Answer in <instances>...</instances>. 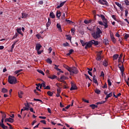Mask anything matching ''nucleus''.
Returning <instances> with one entry per match:
<instances>
[{
	"label": "nucleus",
	"instance_id": "f257e3e1",
	"mask_svg": "<svg viewBox=\"0 0 129 129\" xmlns=\"http://www.w3.org/2000/svg\"><path fill=\"white\" fill-rule=\"evenodd\" d=\"M100 34H102V31H101L100 28L97 27L96 32H93L92 33V36L94 39L96 40L101 37Z\"/></svg>",
	"mask_w": 129,
	"mask_h": 129
},
{
	"label": "nucleus",
	"instance_id": "f03ea898",
	"mask_svg": "<svg viewBox=\"0 0 129 129\" xmlns=\"http://www.w3.org/2000/svg\"><path fill=\"white\" fill-rule=\"evenodd\" d=\"M79 72L78 69L75 67H73L71 68V71H70V75H74V74H78Z\"/></svg>",
	"mask_w": 129,
	"mask_h": 129
},
{
	"label": "nucleus",
	"instance_id": "7ed1b4c3",
	"mask_svg": "<svg viewBox=\"0 0 129 129\" xmlns=\"http://www.w3.org/2000/svg\"><path fill=\"white\" fill-rule=\"evenodd\" d=\"M8 82L10 84H16L17 83V78L15 77L9 76Z\"/></svg>",
	"mask_w": 129,
	"mask_h": 129
},
{
	"label": "nucleus",
	"instance_id": "20e7f679",
	"mask_svg": "<svg viewBox=\"0 0 129 129\" xmlns=\"http://www.w3.org/2000/svg\"><path fill=\"white\" fill-rule=\"evenodd\" d=\"M98 3L100 4V5H102L103 6H108V3L106 1V0H98Z\"/></svg>",
	"mask_w": 129,
	"mask_h": 129
},
{
	"label": "nucleus",
	"instance_id": "39448f33",
	"mask_svg": "<svg viewBox=\"0 0 129 129\" xmlns=\"http://www.w3.org/2000/svg\"><path fill=\"white\" fill-rule=\"evenodd\" d=\"M91 47H92V42L91 40L89 42H86L85 49H88L89 48H91Z\"/></svg>",
	"mask_w": 129,
	"mask_h": 129
},
{
	"label": "nucleus",
	"instance_id": "423d86ee",
	"mask_svg": "<svg viewBox=\"0 0 129 129\" xmlns=\"http://www.w3.org/2000/svg\"><path fill=\"white\" fill-rule=\"evenodd\" d=\"M103 24H104V29H107V28H108V22H107V20L106 19H104V20H103Z\"/></svg>",
	"mask_w": 129,
	"mask_h": 129
},
{
	"label": "nucleus",
	"instance_id": "0eeeda50",
	"mask_svg": "<svg viewBox=\"0 0 129 129\" xmlns=\"http://www.w3.org/2000/svg\"><path fill=\"white\" fill-rule=\"evenodd\" d=\"M71 86L72 87L70 89V90L71 91H72V90H77V89H78L77 88V86H76L73 83H71Z\"/></svg>",
	"mask_w": 129,
	"mask_h": 129
},
{
	"label": "nucleus",
	"instance_id": "6e6552de",
	"mask_svg": "<svg viewBox=\"0 0 129 129\" xmlns=\"http://www.w3.org/2000/svg\"><path fill=\"white\" fill-rule=\"evenodd\" d=\"M119 65H120V63L118 64V68H119L122 75H123V72H124V67H123V64H122L121 67H119Z\"/></svg>",
	"mask_w": 129,
	"mask_h": 129
},
{
	"label": "nucleus",
	"instance_id": "1a4fd4ad",
	"mask_svg": "<svg viewBox=\"0 0 129 129\" xmlns=\"http://www.w3.org/2000/svg\"><path fill=\"white\" fill-rule=\"evenodd\" d=\"M102 51H100L99 53L97 54L96 60L97 61H100L101 60V53Z\"/></svg>",
	"mask_w": 129,
	"mask_h": 129
},
{
	"label": "nucleus",
	"instance_id": "9d476101",
	"mask_svg": "<svg viewBox=\"0 0 129 129\" xmlns=\"http://www.w3.org/2000/svg\"><path fill=\"white\" fill-rule=\"evenodd\" d=\"M84 23H85V24H86V25H88V24H90L91 23H94V20H92V19H90L89 20H85Z\"/></svg>",
	"mask_w": 129,
	"mask_h": 129
},
{
	"label": "nucleus",
	"instance_id": "9b49d317",
	"mask_svg": "<svg viewBox=\"0 0 129 129\" xmlns=\"http://www.w3.org/2000/svg\"><path fill=\"white\" fill-rule=\"evenodd\" d=\"M91 42H92V45H94V46H97L99 45V42H98V41L92 40H91Z\"/></svg>",
	"mask_w": 129,
	"mask_h": 129
},
{
	"label": "nucleus",
	"instance_id": "f8f14e48",
	"mask_svg": "<svg viewBox=\"0 0 129 129\" xmlns=\"http://www.w3.org/2000/svg\"><path fill=\"white\" fill-rule=\"evenodd\" d=\"M41 48H42V45H41V44L37 43L36 44V51H39L41 49Z\"/></svg>",
	"mask_w": 129,
	"mask_h": 129
},
{
	"label": "nucleus",
	"instance_id": "ddd939ff",
	"mask_svg": "<svg viewBox=\"0 0 129 129\" xmlns=\"http://www.w3.org/2000/svg\"><path fill=\"white\" fill-rule=\"evenodd\" d=\"M110 36L111 41L113 42V43H114V44H115V43H116V39H115V38H114V36H113V35L110 34Z\"/></svg>",
	"mask_w": 129,
	"mask_h": 129
},
{
	"label": "nucleus",
	"instance_id": "4468645a",
	"mask_svg": "<svg viewBox=\"0 0 129 129\" xmlns=\"http://www.w3.org/2000/svg\"><path fill=\"white\" fill-rule=\"evenodd\" d=\"M55 67H54V69H56L57 71H59L60 73H63L64 72L61 70V69H59V68H58V66L55 64Z\"/></svg>",
	"mask_w": 129,
	"mask_h": 129
},
{
	"label": "nucleus",
	"instance_id": "2eb2a0df",
	"mask_svg": "<svg viewBox=\"0 0 129 129\" xmlns=\"http://www.w3.org/2000/svg\"><path fill=\"white\" fill-rule=\"evenodd\" d=\"M65 3H66V1L63 2L61 3H60L59 5L56 7V9H60V8H62V6L65 5Z\"/></svg>",
	"mask_w": 129,
	"mask_h": 129
},
{
	"label": "nucleus",
	"instance_id": "dca6fc26",
	"mask_svg": "<svg viewBox=\"0 0 129 129\" xmlns=\"http://www.w3.org/2000/svg\"><path fill=\"white\" fill-rule=\"evenodd\" d=\"M16 30H17V33H18V34H20V35H21V36H23V33H22V28H17Z\"/></svg>",
	"mask_w": 129,
	"mask_h": 129
},
{
	"label": "nucleus",
	"instance_id": "f3484780",
	"mask_svg": "<svg viewBox=\"0 0 129 129\" xmlns=\"http://www.w3.org/2000/svg\"><path fill=\"white\" fill-rule=\"evenodd\" d=\"M111 96H112V92H111L109 94H108V95H107V96H106V97L105 98V100H107L108 98H109V97H111Z\"/></svg>",
	"mask_w": 129,
	"mask_h": 129
},
{
	"label": "nucleus",
	"instance_id": "a211bd4d",
	"mask_svg": "<svg viewBox=\"0 0 129 129\" xmlns=\"http://www.w3.org/2000/svg\"><path fill=\"white\" fill-rule=\"evenodd\" d=\"M93 80L94 83H95L96 84H97V85H98L97 80L96 79V76L94 75L93 76Z\"/></svg>",
	"mask_w": 129,
	"mask_h": 129
},
{
	"label": "nucleus",
	"instance_id": "6ab92c4d",
	"mask_svg": "<svg viewBox=\"0 0 129 129\" xmlns=\"http://www.w3.org/2000/svg\"><path fill=\"white\" fill-rule=\"evenodd\" d=\"M103 66H105V67H107V66H108V62H107L106 60L105 59L103 61Z\"/></svg>",
	"mask_w": 129,
	"mask_h": 129
},
{
	"label": "nucleus",
	"instance_id": "aec40b11",
	"mask_svg": "<svg viewBox=\"0 0 129 129\" xmlns=\"http://www.w3.org/2000/svg\"><path fill=\"white\" fill-rule=\"evenodd\" d=\"M49 17L50 18H51V19H55V14L53 12H50L49 14Z\"/></svg>",
	"mask_w": 129,
	"mask_h": 129
},
{
	"label": "nucleus",
	"instance_id": "412c9836",
	"mask_svg": "<svg viewBox=\"0 0 129 129\" xmlns=\"http://www.w3.org/2000/svg\"><path fill=\"white\" fill-rule=\"evenodd\" d=\"M23 94H24V92L23 91H20L18 92V96L19 98H23Z\"/></svg>",
	"mask_w": 129,
	"mask_h": 129
},
{
	"label": "nucleus",
	"instance_id": "4be33fe9",
	"mask_svg": "<svg viewBox=\"0 0 129 129\" xmlns=\"http://www.w3.org/2000/svg\"><path fill=\"white\" fill-rule=\"evenodd\" d=\"M0 126L3 129H8V126L5 125V124L0 123Z\"/></svg>",
	"mask_w": 129,
	"mask_h": 129
},
{
	"label": "nucleus",
	"instance_id": "5701e85b",
	"mask_svg": "<svg viewBox=\"0 0 129 129\" xmlns=\"http://www.w3.org/2000/svg\"><path fill=\"white\" fill-rule=\"evenodd\" d=\"M25 106H26V107H24V108H23V111H24V110H27V111L29 110V107H30V106L29 105V104L27 103V104H26Z\"/></svg>",
	"mask_w": 129,
	"mask_h": 129
},
{
	"label": "nucleus",
	"instance_id": "b1692460",
	"mask_svg": "<svg viewBox=\"0 0 129 129\" xmlns=\"http://www.w3.org/2000/svg\"><path fill=\"white\" fill-rule=\"evenodd\" d=\"M56 17H57V19H60V17H61V13L59 12V11L56 12Z\"/></svg>",
	"mask_w": 129,
	"mask_h": 129
},
{
	"label": "nucleus",
	"instance_id": "393cba45",
	"mask_svg": "<svg viewBox=\"0 0 129 129\" xmlns=\"http://www.w3.org/2000/svg\"><path fill=\"white\" fill-rule=\"evenodd\" d=\"M119 56V55L118 54H114L113 55V60H117V58H118Z\"/></svg>",
	"mask_w": 129,
	"mask_h": 129
},
{
	"label": "nucleus",
	"instance_id": "a878e982",
	"mask_svg": "<svg viewBox=\"0 0 129 129\" xmlns=\"http://www.w3.org/2000/svg\"><path fill=\"white\" fill-rule=\"evenodd\" d=\"M97 16H98V17H101V19L102 20V21H103L104 20H105L106 18H105V16H104V15L101 14L100 16H99V15H97Z\"/></svg>",
	"mask_w": 129,
	"mask_h": 129
},
{
	"label": "nucleus",
	"instance_id": "bb28decb",
	"mask_svg": "<svg viewBox=\"0 0 129 129\" xmlns=\"http://www.w3.org/2000/svg\"><path fill=\"white\" fill-rule=\"evenodd\" d=\"M90 107L92 108V109H94L95 108H97V105L95 104H91L90 105Z\"/></svg>",
	"mask_w": 129,
	"mask_h": 129
},
{
	"label": "nucleus",
	"instance_id": "cd10ccee",
	"mask_svg": "<svg viewBox=\"0 0 129 129\" xmlns=\"http://www.w3.org/2000/svg\"><path fill=\"white\" fill-rule=\"evenodd\" d=\"M56 27L57 29H58L59 31L62 32V29L61 28V25H60V24H57Z\"/></svg>",
	"mask_w": 129,
	"mask_h": 129
},
{
	"label": "nucleus",
	"instance_id": "c85d7f7f",
	"mask_svg": "<svg viewBox=\"0 0 129 129\" xmlns=\"http://www.w3.org/2000/svg\"><path fill=\"white\" fill-rule=\"evenodd\" d=\"M46 61L47 63H49V64H52V61L51 60V58H48L47 59H46Z\"/></svg>",
	"mask_w": 129,
	"mask_h": 129
},
{
	"label": "nucleus",
	"instance_id": "c756f323",
	"mask_svg": "<svg viewBox=\"0 0 129 129\" xmlns=\"http://www.w3.org/2000/svg\"><path fill=\"white\" fill-rule=\"evenodd\" d=\"M22 18L24 19V18H26L27 17H28V14H26V13H22Z\"/></svg>",
	"mask_w": 129,
	"mask_h": 129
},
{
	"label": "nucleus",
	"instance_id": "7c9ffc66",
	"mask_svg": "<svg viewBox=\"0 0 129 129\" xmlns=\"http://www.w3.org/2000/svg\"><path fill=\"white\" fill-rule=\"evenodd\" d=\"M95 92L97 94H100V92H101V91L99 89H96L95 90Z\"/></svg>",
	"mask_w": 129,
	"mask_h": 129
},
{
	"label": "nucleus",
	"instance_id": "2f4dec72",
	"mask_svg": "<svg viewBox=\"0 0 129 129\" xmlns=\"http://www.w3.org/2000/svg\"><path fill=\"white\" fill-rule=\"evenodd\" d=\"M128 38H129V34L125 33V34H124V39L125 40H127Z\"/></svg>",
	"mask_w": 129,
	"mask_h": 129
},
{
	"label": "nucleus",
	"instance_id": "473e14b6",
	"mask_svg": "<svg viewBox=\"0 0 129 129\" xmlns=\"http://www.w3.org/2000/svg\"><path fill=\"white\" fill-rule=\"evenodd\" d=\"M106 102V101H101L100 102H98L96 103V104H103L104 103H105Z\"/></svg>",
	"mask_w": 129,
	"mask_h": 129
},
{
	"label": "nucleus",
	"instance_id": "72a5a7b5",
	"mask_svg": "<svg viewBox=\"0 0 129 129\" xmlns=\"http://www.w3.org/2000/svg\"><path fill=\"white\" fill-rule=\"evenodd\" d=\"M80 42L83 47H84V46H86V42H84V41L81 40Z\"/></svg>",
	"mask_w": 129,
	"mask_h": 129
},
{
	"label": "nucleus",
	"instance_id": "f704fd0d",
	"mask_svg": "<svg viewBox=\"0 0 129 129\" xmlns=\"http://www.w3.org/2000/svg\"><path fill=\"white\" fill-rule=\"evenodd\" d=\"M7 91L8 89H6L5 88H3L2 90V92H3V93H7Z\"/></svg>",
	"mask_w": 129,
	"mask_h": 129
},
{
	"label": "nucleus",
	"instance_id": "c9c22d12",
	"mask_svg": "<svg viewBox=\"0 0 129 129\" xmlns=\"http://www.w3.org/2000/svg\"><path fill=\"white\" fill-rule=\"evenodd\" d=\"M115 5H116V6H117V7H119V8H120V9L122 8V7L121 6V4H119V3L118 2H115Z\"/></svg>",
	"mask_w": 129,
	"mask_h": 129
},
{
	"label": "nucleus",
	"instance_id": "e433bc0d",
	"mask_svg": "<svg viewBox=\"0 0 129 129\" xmlns=\"http://www.w3.org/2000/svg\"><path fill=\"white\" fill-rule=\"evenodd\" d=\"M37 72L40 73V74H42L43 76L45 75V73H44V72L42 70H37Z\"/></svg>",
	"mask_w": 129,
	"mask_h": 129
},
{
	"label": "nucleus",
	"instance_id": "4c0bfd02",
	"mask_svg": "<svg viewBox=\"0 0 129 129\" xmlns=\"http://www.w3.org/2000/svg\"><path fill=\"white\" fill-rule=\"evenodd\" d=\"M47 93L49 96H53V93L51 91H48Z\"/></svg>",
	"mask_w": 129,
	"mask_h": 129
},
{
	"label": "nucleus",
	"instance_id": "58836bf2",
	"mask_svg": "<svg viewBox=\"0 0 129 129\" xmlns=\"http://www.w3.org/2000/svg\"><path fill=\"white\" fill-rule=\"evenodd\" d=\"M84 75L86 79H88L89 80H90V81H92V80L90 79L89 76L87 75L86 74H85Z\"/></svg>",
	"mask_w": 129,
	"mask_h": 129
},
{
	"label": "nucleus",
	"instance_id": "ea45409f",
	"mask_svg": "<svg viewBox=\"0 0 129 129\" xmlns=\"http://www.w3.org/2000/svg\"><path fill=\"white\" fill-rule=\"evenodd\" d=\"M66 22H67V24H73V22L71 21V20H68V19H66Z\"/></svg>",
	"mask_w": 129,
	"mask_h": 129
},
{
	"label": "nucleus",
	"instance_id": "a19ab883",
	"mask_svg": "<svg viewBox=\"0 0 129 129\" xmlns=\"http://www.w3.org/2000/svg\"><path fill=\"white\" fill-rule=\"evenodd\" d=\"M104 42H105V45H108V39H107V38H106V39H105L104 40Z\"/></svg>",
	"mask_w": 129,
	"mask_h": 129
},
{
	"label": "nucleus",
	"instance_id": "79ce46f5",
	"mask_svg": "<svg viewBox=\"0 0 129 129\" xmlns=\"http://www.w3.org/2000/svg\"><path fill=\"white\" fill-rule=\"evenodd\" d=\"M49 78H50V79H56V78H57V76L53 75L52 77H49Z\"/></svg>",
	"mask_w": 129,
	"mask_h": 129
},
{
	"label": "nucleus",
	"instance_id": "37998d69",
	"mask_svg": "<svg viewBox=\"0 0 129 129\" xmlns=\"http://www.w3.org/2000/svg\"><path fill=\"white\" fill-rule=\"evenodd\" d=\"M62 46L63 47H68L69 46V43H68V42H66L65 43L62 44Z\"/></svg>",
	"mask_w": 129,
	"mask_h": 129
},
{
	"label": "nucleus",
	"instance_id": "c03bdc74",
	"mask_svg": "<svg viewBox=\"0 0 129 129\" xmlns=\"http://www.w3.org/2000/svg\"><path fill=\"white\" fill-rule=\"evenodd\" d=\"M107 82L108 85H109V86H111V82L110 81V80H109V79L107 80Z\"/></svg>",
	"mask_w": 129,
	"mask_h": 129
},
{
	"label": "nucleus",
	"instance_id": "a18cd8bd",
	"mask_svg": "<svg viewBox=\"0 0 129 129\" xmlns=\"http://www.w3.org/2000/svg\"><path fill=\"white\" fill-rule=\"evenodd\" d=\"M18 36H19V34L16 33L15 35L12 38V40H14V39H16V38H17V37H18Z\"/></svg>",
	"mask_w": 129,
	"mask_h": 129
},
{
	"label": "nucleus",
	"instance_id": "49530a36",
	"mask_svg": "<svg viewBox=\"0 0 129 129\" xmlns=\"http://www.w3.org/2000/svg\"><path fill=\"white\" fill-rule=\"evenodd\" d=\"M22 71H23L22 69L18 70V71H15V74H18V73H20V72H22Z\"/></svg>",
	"mask_w": 129,
	"mask_h": 129
},
{
	"label": "nucleus",
	"instance_id": "de8ad7c7",
	"mask_svg": "<svg viewBox=\"0 0 129 129\" xmlns=\"http://www.w3.org/2000/svg\"><path fill=\"white\" fill-rule=\"evenodd\" d=\"M56 86L59 88L57 89V93H61V90L60 89V87H59V86L57 85V84H56Z\"/></svg>",
	"mask_w": 129,
	"mask_h": 129
},
{
	"label": "nucleus",
	"instance_id": "09e8293b",
	"mask_svg": "<svg viewBox=\"0 0 129 129\" xmlns=\"http://www.w3.org/2000/svg\"><path fill=\"white\" fill-rule=\"evenodd\" d=\"M128 14V11H127V10H125V17L126 18V17H127V15Z\"/></svg>",
	"mask_w": 129,
	"mask_h": 129
},
{
	"label": "nucleus",
	"instance_id": "8fccbe9b",
	"mask_svg": "<svg viewBox=\"0 0 129 129\" xmlns=\"http://www.w3.org/2000/svg\"><path fill=\"white\" fill-rule=\"evenodd\" d=\"M124 3H125L126 6H129L128 0H124Z\"/></svg>",
	"mask_w": 129,
	"mask_h": 129
},
{
	"label": "nucleus",
	"instance_id": "3c124183",
	"mask_svg": "<svg viewBox=\"0 0 129 129\" xmlns=\"http://www.w3.org/2000/svg\"><path fill=\"white\" fill-rule=\"evenodd\" d=\"M121 57H122V55L120 54L119 57H118V62H120V61H121Z\"/></svg>",
	"mask_w": 129,
	"mask_h": 129
},
{
	"label": "nucleus",
	"instance_id": "603ef678",
	"mask_svg": "<svg viewBox=\"0 0 129 129\" xmlns=\"http://www.w3.org/2000/svg\"><path fill=\"white\" fill-rule=\"evenodd\" d=\"M66 69H67V70L69 71V72H70L71 71V68H70V67H69V66H67L66 67Z\"/></svg>",
	"mask_w": 129,
	"mask_h": 129
},
{
	"label": "nucleus",
	"instance_id": "864d4df0",
	"mask_svg": "<svg viewBox=\"0 0 129 129\" xmlns=\"http://www.w3.org/2000/svg\"><path fill=\"white\" fill-rule=\"evenodd\" d=\"M9 122H11L12 123H13V122H14V119L9 117Z\"/></svg>",
	"mask_w": 129,
	"mask_h": 129
},
{
	"label": "nucleus",
	"instance_id": "5fc2aeb1",
	"mask_svg": "<svg viewBox=\"0 0 129 129\" xmlns=\"http://www.w3.org/2000/svg\"><path fill=\"white\" fill-rule=\"evenodd\" d=\"M66 37H67V40H69L71 41L72 37L71 36H70V35H67Z\"/></svg>",
	"mask_w": 129,
	"mask_h": 129
},
{
	"label": "nucleus",
	"instance_id": "6e6d98bb",
	"mask_svg": "<svg viewBox=\"0 0 129 129\" xmlns=\"http://www.w3.org/2000/svg\"><path fill=\"white\" fill-rule=\"evenodd\" d=\"M44 89H48V90H50V89H51V87H50V86H47L44 88Z\"/></svg>",
	"mask_w": 129,
	"mask_h": 129
},
{
	"label": "nucleus",
	"instance_id": "4d7b16f0",
	"mask_svg": "<svg viewBox=\"0 0 129 129\" xmlns=\"http://www.w3.org/2000/svg\"><path fill=\"white\" fill-rule=\"evenodd\" d=\"M50 25H51V22H48L46 23V27H47V28L49 27Z\"/></svg>",
	"mask_w": 129,
	"mask_h": 129
},
{
	"label": "nucleus",
	"instance_id": "13d9d810",
	"mask_svg": "<svg viewBox=\"0 0 129 129\" xmlns=\"http://www.w3.org/2000/svg\"><path fill=\"white\" fill-rule=\"evenodd\" d=\"M71 32H72V33H73L72 35H74V33L75 32V28H72Z\"/></svg>",
	"mask_w": 129,
	"mask_h": 129
},
{
	"label": "nucleus",
	"instance_id": "bf43d9fd",
	"mask_svg": "<svg viewBox=\"0 0 129 129\" xmlns=\"http://www.w3.org/2000/svg\"><path fill=\"white\" fill-rule=\"evenodd\" d=\"M101 77H104V73L103 71L101 72V75H100Z\"/></svg>",
	"mask_w": 129,
	"mask_h": 129
},
{
	"label": "nucleus",
	"instance_id": "052dcab7",
	"mask_svg": "<svg viewBox=\"0 0 129 129\" xmlns=\"http://www.w3.org/2000/svg\"><path fill=\"white\" fill-rule=\"evenodd\" d=\"M98 24L101 25V26H104V24L102 21H98Z\"/></svg>",
	"mask_w": 129,
	"mask_h": 129
},
{
	"label": "nucleus",
	"instance_id": "680f3d73",
	"mask_svg": "<svg viewBox=\"0 0 129 129\" xmlns=\"http://www.w3.org/2000/svg\"><path fill=\"white\" fill-rule=\"evenodd\" d=\"M60 79L61 80H65L66 79V77L64 76H62L60 77Z\"/></svg>",
	"mask_w": 129,
	"mask_h": 129
},
{
	"label": "nucleus",
	"instance_id": "e2e57ef3",
	"mask_svg": "<svg viewBox=\"0 0 129 129\" xmlns=\"http://www.w3.org/2000/svg\"><path fill=\"white\" fill-rule=\"evenodd\" d=\"M6 117H7V115L4 113L3 114H2V118L5 119Z\"/></svg>",
	"mask_w": 129,
	"mask_h": 129
},
{
	"label": "nucleus",
	"instance_id": "0e129e2a",
	"mask_svg": "<svg viewBox=\"0 0 129 129\" xmlns=\"http://www.w3.org/2000/svg\"><path fill=\"white\" fill-rule=\"evenodd\" d=\"M37 51L38 55H41V54H42V52H43V51H41V50H37Z\"/></svg>",
	"mask_w": 129,
	"mask_h": 129
},
{
	"label": "nucleus",
	"instance_id": "69168bd1",
	"mask_svg": "<svg viewBox=\"0 0 129 129\" xmlns=\"http://www.w3.org/2000/svg\"><path fill=\"white\" fill-rule=\"evenodd\" d=\"M40 122L43 123V124H46V121L45 120H42L40 121Z\"/></svg>",
	"mask_w": 129,
	"mask_h": 129
},
{
	"label": "nucleus",
	"instance_id": "338daca9",
	"mask_svg": "<svg viewBox=\"0 0 129 129\" xmlns=\"http://www.w3.org/2000/svg\"><path fill=\"white\" fill-rule=\"evenodd\" d=\"M102 88H107V84H106V83H105L103 87H102Z\"/></svg>",
	"mask_w": 129,
	"mask_h": 129
},
{
	"label": "nucleus",
	"instance_id": "774afa93",
	"mask_svg": "<svg viewBox=\"0 0 129 129\" xmlns=\"http://www.w3.org/2000/svg\"><path fill=\"white\" fill-rule=\"evenodd\" d=\"M112 18L114 20V21H116V18H115V15H112Z\"/></svg>",
	"mask_w": 129,
	"mask_h": 129
}]
</instances>
